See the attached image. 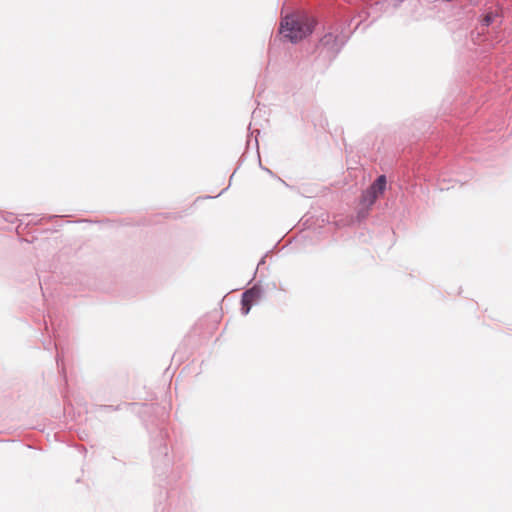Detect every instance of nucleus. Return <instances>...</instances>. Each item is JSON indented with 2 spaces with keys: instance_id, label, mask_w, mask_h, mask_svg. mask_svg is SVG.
I'll use <instances>...</instances> for the list:
<instances>
[{
  "instance_id": "f257e3e1",
  "label": "nucleus",
  "mask_w": 512,
  "mask_h": 512,
  "mask_svg": "<svg viewBox=\"0 0 512 512\" xmlns=\"http://www.w3.org/2000/svg\"><path fill=\"white\" fill-rule=\"evenodd\" d=\"M315 23V19L307 14L294 13L282 20L280 32L291 42H298L312 33Z\"/></svg>"
},
{
  "instance_id": "f03ea898",
  "label": "nucleus",
  "mask_w": 512,
  "mask_h": 512,
  "mask_svg": "<svg viewBox=\"0 0 512 512\" xmlns=\"http://www.w3.org/2000/svg\"><path fill=\"white\" fill-rule=\"evenodd\" d=\"M386 188V177L379 176L376 181L362 193L361 204L366 208V212L375 203L377 198L382 195Z\"/></svg>"
},
{
  "instance_id": "7ed1b4c3",
  "label": "nucleus",
  "mask_w": 512,
  "mask_h": 512,
  "mask_svg": "<svg viewBox=\"0 0 512 512\" xmlns=\"http://www.w3.org/2000/svg\"><path fill=\"white\" fill-rule=\"evenodd\" d=\"M258 293L253 289L247 290L243 293L241 299V311L243 315H247L253 305V303L257 300Z\"/></svg>"
},
{
  "instance_id": "20e7f679",
  "label": "nucleus",
  "mask_w": 512,
  "mask_h": 512,
  "mask_svg": "<svg viewBox=\"0 0 512 512\" xmlns=\"http://www.w3.org/2000/svg\"><path fill=\"white\" fill-rule=\"evenodd\" d=\"M494 20V16L492 13H488L487 15H485L484 19H483V22H484V25L485 26H489Z\"/></svg>"
}]
</instances>
